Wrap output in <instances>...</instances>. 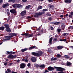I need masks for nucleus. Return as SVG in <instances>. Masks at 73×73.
<instances>
[{"label":"nucleus","instance_id":"f257e3e1","mask_svg":"<svg viewBox=\"0 0 73 73\" xmlns=\"http://www.w3.org/2000/svg\"><path fill=\"white\" fill-rule=\"evenodd\" d=\"M17 35L15 33H11L10 34V36H6L5 38H7L6 39H4L3 40V41H7V40H10V38H11V37H12L13 36H16Z\"/></svg>","mask_w":73,"mask_h":73},{"label":"nucleus","instance_id":"f03ea898","mask_svg":"<svg viewBox=\"0 0 73 73\" xmlns=\"http://www.w3.org/2000/svg\"><path fill=\"white\" fill-rule=\"evenodd\" d=\"M32 54L34 56H35L37 57H39V56H41L43 54V52H42V51H39L38 53L33 52L32 53Z\"/></svg>","mask_w":73,"mask_h":73},{"label":"nucleus","instance_id":"7ed1b4c3","mask_svg":"<svg viewBox=\"0 0 73 73\" xmlns=\"http://www.w3.org/2000/svg\"><path fill=\"white\" fill-rule=\"evenodd\" d=\"M54 67L56 69H57L56 70H58V71H60V72H62L64 70V69L61 67H57L54 66Z\"/></svg>","mask_w":73,"mask_h":73},{"label":"nucleus","instance_id":"20e7f679","mask_svg":"<svg viewBox=\"0 0 73 73\" xmlns=\"http://www.w3.org/2000/svg\"><path fill=\"white\" fill-rule=\"evenodd\" d=\"M9 58L13 59L16 57V55H9L8 56Z\"/></svg>","mask_w":73,"mask_h":73},{"label":"nucleus","instance_id":"39448f33","mask_svg":"<svg viewBox=\"0 0 73 73\" xmlns=\"http://www.w3.org/2000/svg\"><path fill=\"white\" fill-rule=\"evenodd\" d=\"M25 67V64L24 63H22L20 64V68L21 69H23Z\"/></svg>","mask_w":73,"mask_h":73},{"label":"nucleus","instance_id":"423d86ee","mask_svg":"<svg viewBox=\"0 0 73 73\" xmlns=\"http://www.w3.org/2000/svg\"><path fill=\"white\" fill-rule=\"evenodd\" d=\"M48 69L50 71H52V70H54V68L51 66H49L48 68Z\"/></svg>","mask_w":73,"mask_h":73},{"label":"nucleus","instance_id":"0eeeda50","mask_svg":"<svg viewBox=\"0 0 73 73\" xmlns=\"http://www.w3.org/2000/svg\"><path fill=\"white\" fill-rule=\"evenodd\" d=\"M36 58L35 57H33L31 59V61L33 62H35L36 61Z\"/></svg>","mask_w":73,"mask_h":73},{"label":"nucleus","instance_id":"6e6552de","mask_svg":"<svg viewBox=\"0 0 73 73\" xmlns=\"http://www.w3.org/2000/svg\"><path fill=\"white\" fill-rule=\"evenodd\" d=\"M8 6H9V5H8V3L4 4L3 5L2 7L3 8H6V7H8Z\"/></svg>","mask_w":73,"mask_h":73},{"label":"nucleus","instance_id":"1a4fd4ad","mask_svg":"<svg viewBox=\"0 0 73 73\" xmlns=\"http://www.w3.org/2000/svg\"><path fill=\"white\" fill-rule=\"evenodd\" d=\"M26 14V11H24L22 12L21 13V15L22 16H24L25 15V14Z\"/></svg>","mask_w":73,"mask_h":73},{"label":"nucleus","instance_id":"9d476101","mask_svg":"<svg viewBox=\"0 0 73 73\" xmlns=\"http://www.w3.org/2000/svg\"><path fill=\"white\" fill-rule=\"evenodd\" d=\"M25 36H29L28 37H32L33 36V34H26Z\"/></svg>","mask_w":73,"mask_h":73},{"label":"nucleus","instance_id":"9b49d317","mask_svg":"<svg viewBox=\"0 0 73 73\" xmlns=\"http://www.w3.org/2000/svg\"><path fill=\"white\" fill-rule=\"evenodd\" d=\"M17 8H23V6L21 5L17 4Z\"/></svg>","mask_w":73,"mask_h":73},{"label":"nucleus","instance_id":"f8f14e48","mask_svg":"<svg viewBox=\"0 0 73 73\" xmlns=\"http://www.w3.org/2000/svg\"><path fill=\"white\" fill-rule=\"evenodd\" d=\"M10 11L11 12V13H16V11L14 9H12L10 10Z\"/></svg>","mask_w":73,"mask_h":73},{"label":"nucleus","instance_id":"ddd939ff","mask_svg":"<svg viewBox=\"0 0 73 73\" xmlns=\"http://www.w3.org/2000/svg\"><path fill=\"white\" fill-rule=\"evenodd\" d=\"M52 39L53 38L52 37H51L50 38L49 42V44H52Z\"/></svg>","mask_w":73,"mask_h":73},{"label":"nucleus","instance_id":"4468645a","mask_svg":"<svg viewBox=\"0 0 73 73\" xmlns=\"http://www.w3.org/2000/svg\"><path fill=\"white\" fill-rule=\"evenodd\" d=\"M71 1H72L71 0H66L64 1L65 3H71Z\"/></svg>","mask_w":73,"mask_h":73},{"label":"nucleus","instance_id":"2eb2a0df","mask_svg":"<svg viewBox=\"0 0 73 73\" xmlns=\"http://www.w3.org/2000/svg\"><path fill=\"white\" fill-rule=\"evenodd\" d=\"M6 31L8 32H11V29L9 28L8 29H6Z\"/></svg>","mask_w":73,"mask_h":73},{"label":"nucleus","instance_id":"dca6fc26","mask_svg":"<svg viewBox=\"0 0 73 73\" xmlns=\"http://www.w3.org/2000/svg\"><path fill=\"white\" fill-rule=\"evenodd\" d=\"M4 27H5L6 29H8V28H9V25H4Z\"/></svg>","mask_w":73,"mask_h":73},{"label":"nucleus","instance_id":"f3484780","mask_svg":"<svg viewBox=\"0 0 73 73\" xmlns=\"http://www.w3.org/2000/svg\"><path fill=\"white\" fill-rule=\"evenodd\" d=\"M30 8H31V5H29L27 6L25 8V9H29Z\"/></svg>","mask_w":73,"mask_h":73},{"label":"nucleus","instance_id":"a211bd4d","mask_svg":"<svg viewBox=\"0 0 73 73\" xmlns=\"http://www.w3.org/2000/svg\"><path fill=\"white\" fill-rule=\"evenodd\" d=\"M44 12H41L38 13V15H42V14H44Z\"/></svg>","mask_w":73,"mask_h":73},{"label":"nucleus","instance_id":"6ab92c4d","mask_svg":"<svg viewBox=\"0 0 73 73\" xmlns=\"http://www.w3.org/2000/svg\"><path fill=\"white\" fill-rule=\"evenodd\" d=\"M67 65L68 66H69L70 65H72V63L70 62H67Z\"/></svg>","mask_w":73,"mask_h":73},{"label":"nucleus","instance_id":"aec40b11","mask_svg":"<svg viewBox=\"0 0 73 73\" xmlns=\"http://www.w3.org/2000/svg\"><path fill=\"white\" fill-rule=\"evenodd\" d=\"M63 48V46H58L57 47L58 49H62V48Z\"/></svg>","mask_w":73,"mask_h":73},{"label":"nucleus","instance_id":"412c9836","mask_svg":"<svg viewBox=\"0 0 73 73\" xmlns=\"http://www.w3.org/2000/svg\"><path fill=\"white\" fill-rule=\"evenodd\" d=\"M28 50V48H26L22 49L21 51L22 52H25V51L26 50Z\"/></svg>","mask_w":73,"mask_h":73},{"label":"nucleus","instance_id":"4be33fe9","mask_svg":"<svg viewBox=\"0 0 73 73\" xmlns=\"http://www.w3.org/2000/svg\"><path fill=\"white\" fill-rule=\"evenodd\" d=\"M5 28V27H0V30H4Z\"/></svg>","mask_w":73,"mask_h":73},{"label":"nucleus","instance_id":"5701e85b","mask_svg":"<svg viewBox=\"0 0 73 73\" xmlns=\"http://www.w3.org/2000/svg\"><path fill=\"white\" fill-rule=\"evenodd\" d=\"M36 48V46H34L33 47H30V48H29V49H30V50H31V49H33V48Z\"/></svg>","mask_w":73,"mask_h":73},{"label":"nucleus","instance_id":"b1692460","mask_svg":"<svg viewBox=\"0 0 73 73\" xmlns=\"http://www.w3.org/2000/svg\"><path fill=\"white\" fill-rule=\"evenodd\" d=\"M13 7L14 8H17V4H15L13 5Z\"/></svg>","mask_w":73,"mask_h":73},{"label":"nucleus","instance_id":"393cba45","mask_svg":"<svg viewBox=\"0 0 73 73\" xmlns=\"http://www.w3.org/2000/svg\"><path fill=\"white\" fill-rule=\"evenodd\" d=\"M56 58L52 57L51 58V61H53V60H56Z\"/></svg>","mask_w":73,"mask_h":73},{"label":"nucleus","instance_id":"a878e982","mask_svg":"<svg viewBox=\"0 0 73 73\" xmlns=\"http://www.w3.org/2000/svg\"><path fill=\"white\" fill-rule=\"evenodd\" d=\"M40 66V67L41 68H44V67H45V65L44 64L41 65Z\"/></svg>","mask_w":73,"mask_h":73},{"label":"nucleus","instance_id":"bb28decb","mask_svg":"<svg viewBox=\"0 0 73 73\" xmlns=\"http://www.w3.org/2000/svg\"><path fill=\"white\" fill-rule=\"evenodd\" d=\"M65 25H63L61 26V28H62L63 30H64V28H65Z\"/></svg>","mask_w":73,"mask_h":73},{"label":"nucleus","instance_id":"cd10ccee","mask_svg":"<svg viewBox=\"0 0 73 73\" xmlns=\"http://www.w3.org/2000/svg\"><path fill=\"white\" fill-rule=\"evenodd\" d=\"M15 0H9L8 1L9 2H13L14 3Z\"/></svg>","mask_w":73,"mask_h":73},{"label":"nucleus","instance_id":"c85d7f7f","mask_svg":"<svg viewBox=\"0 0 73 73\" xmlns=\"http://www.w3.org/2000/svg\"><path fill=\"white\" fill-rule=\"evenodd\" d=\"M57 57H58L59 58H60L61 57V55L59 54H57Z\"/></svg>","mask_w":73,"mask_h":73},{"label":"nucleus","instance_id":"c756f323","mask_svg":"<svg viewBox=\"0 0 73 73\" xmlns=\"http://www.w3.org/2000/svg\"><path fill=\"white\" fill-rule=\"evenodd\" d=\"M64 57L66 58H69V56L68 55H65Z\"/></svg>","mask_w":73,"mask_h":73},{"label":"nucleus","instance_id":"7c9ffc66","mask_svg":"<svg viewBox=\"0 0 73 73\" xmlns=\"http://www.w3.org/2000/svg\"><path fill=\"white\" fill-rule=\"evenodd\" d=\"M57 30L58 32L59 33H60V32H61V29H57Z\"/></svg>","mask_w":73,"mask_h":73},{"label":"nucleus","instance_id":"2f4dec72","mask_svg":"<svg viewBox=\"0 0 73 73\" xmlns=\"http://www.w3.org/2000/svg\"><path fill=\"white\" fill-rule=\"evenodd\" d=\"M50 29H51V30H53V27H52V26H50Z\"/></svg>","mask_w":73,"mask_h":73},{"label":"nucleus","instance_id":"473e14b6","mask_svg":"<svg viewBox=\"0 0 73 73\" xmlns=\"http://www.w3.org/2000/svg\"><path fill=\"white\" fill-rule=\"evenodd\" d=\"M11 54H14L16 53V52H13L12 51H11Z\"/></svg>","mask_w":73,"mask_h":73},{"label":"nucleus","instance_id":"72a5a7b5","mask_svg":"<svg viewBox=\"0 0 73 73\" xmlns=\"http://www.w3.org/2000/svg\"><path fill=\"white\" fill-rule=\"evenodd\" d=\"M25 62H28V61H29V60H28V59L27 58H26L25 60Z\"/></svg>","mask_w":73,"mask_h":73},{"label":"nucleus","instance_id":"f704fd0d","mask_svg":"<svg viewBox=\"0 0 73 73\" xmlns=\"http://www.w3.org/2000/svg\"><path fill=\"white\" fill-rule=\"evenodd\" d=\"M7 70L8 72H9V73H11V70L8 69H7Z\"/></svg>","mask_w":73,"mask_h":73},{"label":"nucleus","instance_id":"c9c22d12","mask_svg":"<svg viewBox=\"0 0 73 73\" xmlns=\"http://www.w3.org/2000/svg\"><path fill=\"white\" fill-rule=\"evenodd\" d=\"M49 7L50 8H52V7H53V5H49Z\"/></svg>","mask_w":73,"mask_h":73},{"label":"nucleus","instance_id":"e433bc0d","mask_svg":"<svg viewBox=\"0 0 73 73\" xmlns=\"http://www.w3.org/2000/svg\"><path fill=\"white\" fill-rule=\"evenodd\" d=\"M48 11V9H43L42 10V11Z\"/></svg>","mask_w":73,"mask_h":73},{"label":"nucleus","instance_id":"4c0bfd02","mask_svg":"<svg viewBox=\"0 0 73 73\" xmlns=\"http://www.w3.org/2000/svg\"><path fill=\"white\" fill-rule=\"evenodd\" d=\"M48 72H49V71H48V70H46L44 71V73H48Z\"/></svg>","mask_w":73,"mask_h":73},{"label":"nucleus","instance_id":"58836bf2","mask_svg":"<svg viewBox=\"0 0 73 73\" xmlns=\"http://www.w3.org/2000/svg\"><path fill=\"white\" fill-rule=\"evenodd\" d=\"M27 66L29 67L31 66V64L30 63H28L27 64Z\"/></svg>","mask_w":73,"mask_h":73},{"label":"nucleus","instance_id":"ea45409f","mask_svg":"<svg viewBox=\"0 0 73 73\" xmlns=\"http://www.w3.org/2000/svg\"><path fill=\"white\" fill-rule=\"evenodd\" d=\"M39 8L40 9H42V7L41 6H40L39 7Z\"/></svg>","mask_w":73,"mask_h":73},{"label":"nucleus","instance_id":"a19ab883","mask_svg":"<svg viewBox=\"0 0 73 73\" xmlns=\"http://www.w3.org/2000/svg\"><path fill=\"white\" fill-rule=\"evenodd\" d=\"M22 1L23 2H26L27 1V0H22Z\"/></svg>","mask_w":73,"mask_h":73},{"label":"nucleus","instance_id":"79ce46f5","mask_svg":"<svg viewBox=\"0 0 73 73\" xmlns=\"http://www.w3.org/2000/svg\"><path fill=\"white\" fill-rule=\"evenodd\" d=\"M2 2H3V1L2 0H0V5L1 4Z\"/></svg>","mask_w":73,"mask_h":73},{"label":"nucleus","instance_id":"37998d69","mask_svg":"<svg viewBox=\"0 0 73 73\" xmlns=\"http://www.w3.org/2000/svg\"><path fill=\"white\" fill-rule=\"evenodd\" d=\"M59 24V22H56L54 24H56V25H58Z\"/></svg>","mask_w":73,"mask_h":73},{"label":"nucleus","instance_id":"c03bdc74","mask_svg":"<svg viewBox=\"0 0 73 73\" xmlns=\"http://www.w3.org/2000/svg\"><path fill=\"white\" fill-rule=\"evenodd\" d=\"M57 39V38H55L54 39V40L55 41H56Z\"/></svg>","mask_w":73,"mask_h":73},{"label":"nucleus","instance_id":"a18cd8bd","mask_svg":"<svg viewBox=\"0 0 73 73\" xmlns=\"http://www.w3.org/2000/svg\"><path fill=\"white\" fill-rule=\"evenodd\" d=\"M69 17H72V15H69Z\"/></svg>","mask_w":73,"mask_h":73},{"label":"nucleus","instance_id":"49530a36","mask_svg":"<svg viewBox=\"0 0 73 73\" xmlns=\"http://www.w3.org/2000/svg\"><path fill=\"white\" fill-rule=\"evenodd\" d=\"M66 41V39H63V41Z\"/></svg>","mask_w":73,"mask_h":73},{"label":"nucleus","instance_id":"de8ad7c7","mask_svg":"<svg viewBox=\"0 0 73 73\" xmlns=\"http://www.w3.org/2000/svg\"><path fill=\"white\" fill-rule=\"evenodd\" d=\"M50 50H51L49 49H48V52H50Z\"/></svg>","mask_w":73,"mask_h":73},{"label":"nucleus","instance_id":"09e8293b","mask_svg":"<svg viewBox=\"0 0 73 73\" xmlns=\"http://www.w3.org/2000/svg\"><path fill=\"white\" fill-rule=\"evenodd\" d=\"M60 17H64V15H61L60 16Z\"/></svg>","mask_w":73,"mask_h":73},{"label":"nucleus","instance_id":"8fccbe9b","mask_svg":"<svg viewBox=\"0 0 73 73\" xmlns=\"http://www.w3.org/2000/svg\"><path fill=\"white\" fill-rule=\"evenodd\" d=\"M48 20H52V18L50 17L48 19Z\"/></svg>","mask_w":73,"mask_h":73},{"label":"nucleus","instance_id":"3c124183","mask_svg":"<svg viewBox=\"0 0 73 73\" xmlns=\"http://www.w3.org/2000/svg\"><path fill=\"white\" fill-rule=\"evenodd\" d=\"M69 16V15L68 14H66V17H68V16Z\"/></svg>","mask_w":73,"mask_h":73},{"label":"nucleus","instance_id":"603ef678","mask_svg":"<svg viewBox=\"0 0 73 73\" xmlns=\"http://www.w3.org/2000/svg\"><path fill=\"white\" fill-rule=\"evenodd\" d=\"M70 14L71 15H72V16H73V12H71L70 13Z\"/></svg>","mask_w":73,"mask_h":73},{"label":"nucleus","instance_id":"864d4df0","mask_svg":"<svg viewBox=\"0 0 73 73\" xmlns=\"http://www.w3.org/2000/svg\"><path fill=\"white\" fill-rule=\"evenodd\" d=\"M4 65H7V63L6 62V63H4Z\"/></svg>","mask_w":73,"mask_h":73},{"label":"nucleus","instance_id":"5fc2aeb1","mask_svg":"<svg viewBox=\"0 0 73 73\" xmlns=\"http://www.w3.org/2000/svg\"><path fill=\"white\" fill-rule=\"evenodd\" d=\"M49 2H51V1H53V0H48Z\"/></svg>","mask_w":73,"mask_h":73},{"label":"nucleus","instance_id":"6e6d98bb","mask_svg":"<svg viewBox=\"0 0 73 73\" xmlns=\"http://www.w3.org/2000/svg\"><path fill=\"white\" fill-rule=\"evenodd\" d=\"M55 37H58V35H55Z\"/></svg>","mask_w":73,"mask_h":73},{"label":"nucleus","instance_id":"4d7b16f0","mask_svg":"<svg viewBox=\"0 0 73 73\" xmlns=\"http://www.w3.org/2000/svg\"><path fill=\"white\" fill-rule=\"evenodd\" d=\"M47 15H48V16H51V15L50 14H47Z\"/></svg>","mask_w":73,"mask_h":73},{"label":"nucleus","instance_id":"13d9d810","mask_svg":"<svg viewBox=\"0 0 73 73\" xmlns=\"http://www.w3.org/2000/svg\"><path fill=\"white\" fill-rule=\"evenodd\" d=\"M58 73H65V72H58Z\"/></svg>","mask_w":73,"mask_h":73},{"label":"nucleus","instance_id":"bf43d9fd","mask_svg":"<svg viewBox=\"0 0 73 73\" xmlns=\"http://www.w3.org/2000/svg\"><path fill=\"white\" fill-rule=\"evenodd\" d=\"M66 33H64V34H63V36H66Z\"/></svg>","mask_w":73,"mask_h":73},{"label":"nucleus","instance_id":"052dcab7","mask_svg":"<svg viewBox=\"0 0 73 73\" xmlns=\"http://www.w3.org/2000/svg\"><path fill=\"white\" fill-rule=\"evenodd\" d=\"M10 53H11V52H7V54H9Z\"/></svg>","mask_w":73,"mask_h":73},{"label":"nucleus","instance_id":"680f3d73","mask_svg":"<svg viewBox=\"0 0 73 73\" xmlns=\"http://www.w3.org/2000/svg\"><path fill=\"white\" fill-rule=\"evenodd\" d=\"M39 30H40V28H38V29H37L36 30V31H39Z\"/></svg>","mask_w":73,"mask_h":73},{"label":"nucleus","instance_id":"e2e57ef3","mask_svg":"<svg viewBox=\"0 0 73 73\" xmlns=\"http://www.w3.org/2000/svg\"><path fill=\"white\" fill-rule=\"evenodd\" d=\"M70 27L71 28V29H73V26H70Z\"/></svg>","mask_w":73,"mask_h":73},{"label":"nucleus","instance_id":"0e129e2a","mask_svg":"<svg viewBox=\"0 0 73 73\" xmlns=\"http://www.w3.org/2000/svg\"><path fill=\"white\" fill-rule=\"evenodd\" d=\"M26 73H29V72H28V71H26Z\"/></svg>","mask_w":73,"mask_h":73},{"label":"nucleus","instance_id":"69168bd1","mask_svg":"<svg viewBox=\"0 0 73 73\" xmlns=\"http://www.w3.org/2000/svg\"><path fill=\"white\" fill-rule=\"evenodd\" d=\"M40 9L39 7H38V8L37 9V11H38L39 10H40Z\"/></svg>","mask_w":73,"mask_h":73},{"label":"nucleus","instance_id":"338daca9","mask_svg":"<svg viewBox=\"0 0 73 73\" xmlns=\"http://www.w3.org/2000/svg\"><path fill=\"white\" fill-rule=\"evenodd\" d=\"M35 15H38V13H35Z\"/></svg>","mask_w":73,"mask_h":73},{"label":"nucleus","instance_id":"774afa93","mask_svg":"<svg viewBox=\"0 0 73 73\" xmlns=\"http://www.w3.org/2000/svg\"><path fill=\"white\" fill-rule=\"evenodd\" d=\"M70 48H72V49H73V46H71Z\"/></svg>","mask_w":73,"mask_h":73}]
</instances>
